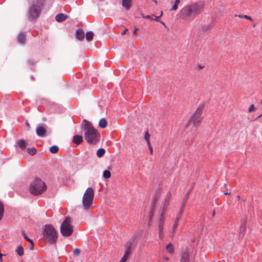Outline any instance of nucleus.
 I'll list each match as a JSON object with an SVG mask.
<instances>
[{"instance_id":"f257e3e1","label":"nucleus","mask_w":262,"mask_h":262,"mask_svg":"<svg viewBox=\"0 0 262 262\" xmlns=\"http://www.w3.org/2000/svg\"><path fill=\"white\" fill-rule=\"evenodd\" d=\"M204 4L202 2L194 3L184 7L181 10V16L184 20H192L203 11Z\"/></svg>"},{"instance_id":"f03ea898","label":"nucleus","mask_w":262,"mask_h":262,"mask_svg":"<svg viewBox=\"0 0 262 262\" xmlns=\"http://www.w3.org/2000/svg\"><path fill=\"white\" fill-rule=\"evenodd\" d=\"M84 136L86 141L89 144H96L100 139V135L98 132L94 128L92 124L88 121L83 120Z\"/></svg>"},{"instance_id":"7ed1b4c3","label":"nucleus","mask_w":262,"mask_h":262,"mask_svg":"<svg viewBox=\"0 0 262 262\" xmlns=\"http://www.w3.org/2000/svg\"><path fill=\"white\" fill-rule=\"evenodd\" d=\"M46 0H32L28 11V19L30 21H35L40 16L45 7Z\"/></svg>"},{"instance_id":"20e7f679","label":"nucleus","mask_w":262,"mask_h":262,"mask_svg":"<svg viewBox=\"0 0 262 262\" xmlns=\"http://www.w3.org/2000/svg\"><path fill=\"white\" fill-rule=\"evenodd\" d=\"M43 239L51 244L56 243L58 235L57 232L54 227L50 224L44 226L42 232Z\"/></svg>"},{"instance_id":"39448f33","label":"nucleus","mask_w":262,"mask_h":262,"mask_svg":"<svg viewBox=\"0 0 262 262\" xmlns=\"http://www.w3.org/2000/svg\"><path fill=\"white\" fill-rule=\"evenodd\" d=\"M46 190L47 186L45 183L38 178H36L31 182L29 188L30 193L34 196L41 194Z\"/></svg>"},{"instance_id":"423d86ee","label":"nucleus","mask_w":262,"mask_h":262,"mask_svg":"<svg viewBox=\"0 0 262 262\" xmlns=\"http://www.w3.org/2000/svg\"><path fill=\"white\" fill-rule=\"evenodd\" d=\"M205 103L202 102L199 105L196 110L191 117L190 120L186 124V127L188 126L190 123H192L193 126L195 127H197L199 125L203 118L202 116V115Z\"/></svg>"},{"instance_id":"0eeeda50","label":"nucleus","mask_w":262,"mask_h":262,"mask_svg":"<svg viewBox=\"0 0 262 262\" xmlns=\"http://www.w3.org/2000/svg\"><path fill=\"white\" fill-rule=\"evenodd\" d=\"M94 191L92 187H89L85 191L82 198V204L85 209H88L92 204Z\"/></svg>"},{"instance_id":"6e6552de","label":"nucleus","mask_w":262,"mask_h":262,"mask_svg":"<svg viewBox=\"0 0 262 262\" xmlns=\"http://www.w3.org/2000/svg\"><path fill=\"white\" fill-rule=\"evenodd\" d=\"M60 232L63 236L68 237L73 232V226L69 217H66L60 225Z\"/></svg>"},{"instance_id":"1a4fd4ad","label":"nucleus","mask_w":262,"mask_h":262,"mask_svg":"<svg viewBox=\"0 0 262 262\" xmlns=\"http://www.w3.org/2000/svg\"><path fill=\"white\" fill-rule=\"evenodd\" d=\"M140 233H136L125 245V250L132 252L133 250L136 247L137 242L136 240L139 236Z\"/></svg>"},{"instance_id":"9d476101","label":"nucleus","mask_w":262,"mask_h":262,"mask_svg":"<svg viewBox=\"0 0 262 262\" xmlns=\"http://www.w3.org/2000/svg\"><path fill=\"white\" fill-rule=\"evenodd\" d=\"M191 190H192V188L189 189L187 191V192H186L184 198H183V200L181 206V207H180V208L179 209V212L178 213V214H179L178 218L179 217L180 215H182V214H183V212L184 211V209H185V207L186 202H187V200L188 199V198L189 197V194H190V193L191 192Z\"/></svg>"},{"instance_id":"9b49d317","label":"nucleus","mask_w":262,"mask_h":262,"mask_svg":"<svg viewBox=\"0 0 262 262\" xmlns=\"http://www.w3.org/2000/svg\"><path fill=\"white\" fill-rule=\"evenodd\" d=\"M180 261V262H191L190 254L187 250H183L181 252Z\"/></svg>"},{"instance_id":"f8f14e48","label":"nucleus","mask_w":262,"mask_h":262,"mask_svg":"<svg viewBox=\"0 0 262 262\" xmlns=\"http://www.w3.org/2000/svg\"><path fill=\"white\" fill-rule=\"evenodd\" d=\"M75 37L77 40L82 41L84 38V33L83 30L81 28L78 29L76 31Z\"/></svg>"},{"instance_id":"ddd939ff","label":"nucleus","mask_w":262,"mask_h":262,"mask_svg":"<svg viewBox=\"0 0 262 262\" xmlns=\"http://www.w3.org/2000/svg\"><path fill=\"white\" fill-rule=\"evenodd\" d=\"M165 212H164V211H162L159 220L158 228L160 232H162L163 229V224L165 221Z\"/></svg>"},{"instance_id":"4468645a","label":"nucleus","mask_w":262,"mask_h":262,"mask_svg":"<svg viewBox=\"0 0 262 262\" xmlns=\"http://www.w3.org/2000/svg\"><path fill=\"white\" fill-rule=\"evenodd\" d=\"M171 194L170 192H168L167 195V196L165 200L162 211H164V212H165L167 207L169 204L170 200L171 199Z\"/></svg>"},{"instance_id":"2eb2a0df","label":"nucleus","mask_w":262,"mask_h":262,"mask_svg":"<svg viewBox=\"0 0 262 262\" xmlns=\"http://www.w3.org/2000/svg\"><path fill=\"white\" fill-rule=\"evenodd\" d=\"M36 132L38 136L43 137L46 135V129L44 127L39 126L36 128Z\"/></svg>"},{"instance_id":"dca6fc26","label":"nucleus","mask_w":262,"mask_h":262,"mask_svg":"<svg viewBox=\"0 0 262 262\" xmlns=\"http://www.w3.org/2000/svg\"><path fill=\"white\" fill-rule=\"evenodd\" d=\"M26 40V35L24 32H20L17 36V41L20 44H25Z\"/></svg>"},{"instance_id":"f3484780","label":"nucleus","mask_w":262,"mask_h":262,"mask_svg":"<svg viewBox=\"0 0 262 262\" xmlns=\"http://www.w3.org/2000/svg\"><path fill=\"white\" fill-rule=\"evenodd\" d=\"M122 5L126 10H129L132 6V0H122Z\"/></svg>"},{"instance_id":"a211bd4d","label":"nucleus","mask_w":262,"mask_h":262,"mask_svg":"<svg viewBox=\"0 0 262 262\" xmlns=\"http://www.w3.org/2000/svg\"><path fill=\"white\" fill-rule=\"evenodd\" d=\"M67 17L68 16L67 15L63 13H59L56 15L55 16V19L58 22H62L65 20Z\"/></svg>"},{"instance_id":"6ab92c4d","label":"nucleus","mask_w":262,"mask_h":262,"mask_svg":"<svg viewBox=\"0 0 262 262\" xmlns=\"http://www.w3.org/2000/svg\"><path fill=\"white\" fill-rule=\"evenodd\" d=\"M83 141V137L81 135H75L73 137V142L76 144H80Z\"/></svg>"},{"instance_id":"aec40b11","label":"nucleus","mask_w":262,"mask_h":262,"mask_svg":"<svg viewBox=\"0 0 262 262\" xmlns=\"http://www.w3.org/2000/svg\"><path fill=\"white\" fill-rule=\"evenodd\" d=\"M157 199H158L157 197L155 198L154 200L151 202V209H150V212H149L150 215V220L153 216L154 209H155V205H156V204L157 201Z\"/></svg>"},{"instance_id":"412c9836","label":"nucleus","mask_w":262,"mask_h":262,"mask_svg":"<svg viewBox=\"0 0 262 262\" xmlns=\"http://www.w3.org/2000/svg\"><path fill=\"white\" fill-rule=\"evenodd\" d=\"M17 144L21 149H25L27 145V142L24 139H21L17 141Z\"/></svg>"},{"instance_id":"4be33fe9","label":"nucleus","mask_w":262,"mask_h":262,"mask_svg":"<svg viewBox=\"0 0 262 262\" xmlns=\"http://www.w3.org/2000/svg\"><path fill=\"white\" fill-rule=\"evenodd\" d=\"M94 33L92 31H88L85 34V39L88 41H91L94 38Z\"/></svg>"},{"instance_id":"5701e85b","label":"nucleus","mask_w":262,"mask_h":262,"mask_svg":"<svg viewBox=\"0 0 262 262\" xmlns=\"http://www.w3.org/2000/svg\"><path fill=\"white\" fill-rule=\"evenodd\" d=\"M107 121L105 118H101L99 122V126L101 128H104L107 126Z\"/></svg>"},{"instance_id":"b1692460","label":"nucleus","mask_w":262,"mask_h":262,"mask_svg":"<svg viewBox=\"0 0 262 262\" xmlns=\"http://www.w3.org/2000/svg\"><path fill=\"white\" fill-rule=\"evenodd\" d=\"M178 216H179V214L177 213L176 221H174V222L173 224V226H172V230H173V232H175V230L178 226L179 221L181 219L182 215H180L179 218H178Z\"/></svg>"},{"instance_id":"393cba45","label":"nucleus","mask_w":262,"mask_h":262,"mask_svg":"<svg viewBox=\"0 0 262 262\" xmlns=\"http://www.w3.org/2000/svg\"><path fill=\"white\" fill-rule=\"evenodd\" d=\"M131 252L126 251H125V253L123 256L120 259V261L122 262H125L129 258V257L130 255Z\"/></svg>"},{"instance_id":"a878e982","label":"nucleus","mask_w":262,"mask_h":262,"mask_svg":"<svg viewBox=\"0 0 262 262\" xmlns=\"http://www.w3.org/2000/svg\"><path fill=\"white\" fill-rule=\"evenodd\" d=\"M16 252L19 256H23L24 254V249L22 246H18L16 249Z\"/></svg>"},{"instance_id":"bb28decb","label":"nucleus","mask_w":262,"mask_h":262,"mask_svg":"<svg viewBox=\"0 0 262 262\" xmlns=\"http://www.w3.org/2000/svg\"><path fill=\"white\" fill-rule=\"evenodd\" d=\"M105 152V150L104 148H100L97 150L96 155L98 158H101L104 156Z\"/></svg>"},{"instance_id":"cd10ccee","label":"nucleus","mask_w":262,"mask_h":262,"mask_svg":"<svg viewBox=\"0 0 262 262\" xmlns=\"http://www.w3.org/2000/svg\"><path fill=\"white\" fill-rule=\"evenodd\" d=\"M27 151L30 155L33 156L36 154L37 150L35 147H33L31 148H27Z\"/></svg>"},{"instance_id":"c85d7f7f","label":"nucleus","mask_w":262,"mask_h":262,"mask_svg":"<svg viewBox=\"0 0 262 262\" xmlns=\"http://www.w3.org/2000/svg\"><path fill=\"white\" fill-rule=\"evenodd\" d=\"M166 250L170 254L173 253H174V249H173L172 244L171 243L168 244L166 246Z\"/></svg>"},{"instance_id":"c756f323","label":"nucleus","mask_w":262,"mask_h":262,"mask_svg":"<svg viewBox=\"0 0 262 262\" xmlns=\"http://www.w3.org/2000/svg\"><path fill=\"white\" fill-rule=\"evenodd\" d=\"M213 25L212 24V23H210L207 25H204L202 27V30L203 31H207L212 29L213 28Z\"/></svg>"},{"instance_id":"7c9ffc66","label":"nucleus","mask_w":262,"mask_h":262,"mask_svg":"<svg viewBox=\"0 0 262 262\" xmlns=\"http://www.w3.org/2000/svg\"><path fill=\"white\" fill-rule=\"evenodd\" d=\"M4 213V206L3 203L0 201V221L2 219Z\"/></svg>"},{"instance_id":"2f4dec72","label":"nucleus","mask_w":262,"mask_h":262,"mask_svg":"<svg viewBox=\"0 0 262 262\" xmlns=\"http://www.w3.org/2000/svg\"><path fill=\"white\" fill-rule=\"evenodd\" d=\"M59 148L56 145H53L50 148V151L52 154H56L58 152Z\"/></svg>"},{"instance_id":"473e14b6","label":"nucleus","mask_w":262,"mask_h":262,"mask_svg":"<svg viewBox=\"0 0 262 262\" xmlns=\"http://www.w3.org/2000/svg\"><path fill=\"white\" fill-rule=\"evenodd\" d=\"M111 176V172L108 170H105L103 172V177L105 179H109Z\"/></svg>"},{"instance_id":"72a5a7b5","label":"nucleus","mask_w":262,"mask_h":262,"mask_svg":"<svg viewBox=\"0 0 262 262\" xmlns=\"http://www.w3.org/2000/svg\"><path fill=\"white\" fill-rule=\"evenodd\" d=\"M246 223H243L241 225V227H240V231H241V233H243V232H244L246 230Z\"/></svg>"},{"instance_id":"f704fd0d","label":"nucleus","mask_w":262,"mask_h":262,"mask_svg":"<svg viewBox=\"0 0 262 262\" xmlns=\"http://www.w3.org/2000/svg\"><path fill=\"white\" fill-rule=\"evenodd\" d=\"M149 138H150V135L149 134V133L147 132H146L145 134L144 139L146 140L147 143L150 142Z\"/></svg>"},{"instance_id":"c9c22d12","label":"nucleus","mask_w":262,"mask_h":262,"mask_svg":"<svg viewBox=\"0 0 262 262\" xmlns=\"http://www.w3.org/2000/svg\"><path fill=\"white\" fill-rule=\"evenodd\" d=\"M237 16L239 18H246V19H249L250 20H252V18L251 17V16L247 15H237Z\"/></svg>"},{"instance_id":"e433bc0d","label":"nucleus","mask_w":262,"mask_h":262,"mask_svg":"<svg viewBox=\"0 0 262 262\" xmlns=\"http://www.w3.org/2000/svg\"><path fill=\"white\" fill-rule=\"evenodd\" d=\"M80 252V250L79 249L76 248L74 250L73 254L75 256H78L79 255Z\"/></svg>"},{"instance_id":"4c0bfd02","label":"nucleus","mask_w":262,"mask_h":262,"mask_svg":"<svg viewBox=\"0 0 262 262\" xmlns=\"http://www.w3.org/2000/svg\"><path fill=\"white\" fill-rule=\"evenodd\" d=\"M141 16L143 18H146V19H149L150 20H153L154 18L151 17L150 15H144L143 14H141Z\"/></svg>"},{"instance_id":"58836bf2","label":"nucleus","mask_w":262,"mask_h":262,"mask_svg":"<svg viewBox=\"0 0 262 262\" xmlns=\"http://www.w3.org/2000/svg\"><path fill=\"white\" fill-rule=\"evenodd\" d=\"M162 15H163V12L161 11L160 16H156V17L155 18H154L153 20L156 21L157 22H159L160 21L159 19L161 17H162Z\"/></svg>"},{"instance_id":"ea45409f","label":"nucleus","mask_w":262,"mask_h":262,"mask_svg":"<svg viewBox=\"0 0 262 262\" xmlns=\"http://www.w3.org/2000/svg\"><path fill=\"white\" fill-rule=\"evenodd\" d=\"M30 242V247L29 248L30 250H34V244L32 239H31V241H29Z\"/></svg>"},{"instance_id":"a19ab883","label":"nucleus","mask_w":262,"mask_h":262,"mask_svg":"<svg viewBox=\"0 0 262 262\" xmlns=\"http://www.w3.org/2000/svg\"><path fill=\"white\" fill-rule=\"evenodd\" d=\"M23 236H24V238L26 239L27 241H31V239H30L26 234V233H25L24 231H23Z\"/></svg>"},{"instance_id":"79ce46f5","label":"nucleus","mask_w":262,"mask_h":262,"mask_svg":"<svg viewBox=\"0 0 262 262\" xmlns=\"http://www.w3.org/2000/svg\"><path fill=\"white\" fill-rule=\"evenodd\" d=\"M255 107L254 104H251L249 108V112H251L255 110Z\"/></svg>"},{"instance_id":"37998d69","label":"nucleus","mask_w":262,"mask_h":262,"mask_svg":"<svg viewBox=\"0 0 262 262\" xmlns=\"http://www.w3.org/2000/svg\"><path fill=\"white\" fill-rule=\"evenodd\" d=\"M81 86H79V90L82 89L83 88L85 87L86 85V83L85 81L81 82Z\"/></svg>"},{"instance_id":"c03bdc74","label":"nucleus","mask_w":262,"mask_h":262,"mask_svg":"<svg viewBox=\"0 0 262 262\" xmlns=\"http://www.w3.org/2000/svg\"><path fill=\"white\" fill-rule=\"evenodd\" d=\"M147 144L148 147V148H149V149L150 150V154H152L153 151H152V148L151 147L150 143V142L148 143H147Z\"/></svg>"},{"instance_id":"a18cd8bd","label":"nucleus","mask_w":262,"mask_h":262,"mask_svg":"<svg viewBox=\"0 0 262 262\" xmlns=\"http://www.w3.org/2000/svg\"><path fill=\"white\" fill-rule=\"evenodd\" d=\"M178 5H176V4H174L172 8L170 9V11H174L178 9Z\"/></svg>"},{"instance_id":"49530a36","label":"nucleus","mask_w":262,"mask_h":262,"mask_svg":"<svg viewBox=\"0 0 262 262\" xmlns=\"http://www.w3.org/2000/svg\"><path fill=\"white\" fill-rule=\"evenodd\" d=\"M27 62H28V64H29V66H33V64H34V62L33 60H32V59H29V60H28Z\"/></svg>"},{"instance_id":"de8ad7c7","label":"nucleus","mask_w":262,"mask_h":262,"mask_svg":"<svg viewBox=\"0 0 262 262\" xmlns=\"http://www.w3.org/2000/svg\"><path fill=\"white\" fill-rule=\"evenodd\" d=\"M139 29L137 28H135L133 30V34L136 35L137 33L138 32Z\"/></svg>"},{"instance_id":"09e8293b","label":"nucleus","mask_w":262,"mask_h":262,"mask_svg":"<svg viewBox=\"0 0 262 262\" xmlns=\"http://www.w3.org/2000/svg\"><path fill=\"white\" fill-rule=\"evenodd\" d=\"M159 237L160 238H162L163 231L161 232H160V231L159 230Z\"/></svg>"},{"instance_id":"8fccbe9b","label":"nucleus","mask_w":262,"mask_h":262,"mask_svg":"<svg viewBox=\"0 0 262 262\" xmlns=\"http://www.w3.org/2000/svg\"><path fill=\"white\" fill-rule=\"evenodd\" d=\"M180 0H176L174 4L178 5L180 3Z\"/></svg>"},{"instance_id":"3c124183","label":"nucleus","mask_w":262,"mask_h":262,"mask_svg":"<svg viewBox=\"0 0 262 262\" xmlns=\"http://www.w3.org/2000/svg\"><path fill=\"white\" fill-rule=\"evenodd\" d=\"M128 31L127 29H126L122 33V34H125L126 32Z\"/></svg>"},{"instance_id":"603ef678","label":"nucleus","mask_w":262,"mask_h":262,"mask_svg":"<svg viewBox=\"0 0 262 262\" xmlns=\"http://www.w3.org/2000/svg\"><path fill=\"white\" fill-rule=\"evenodd\" d=\"M215 210H214L213 211V212H212V216H214L215 215Z\"/></svg>"},{"instance_id":"864d4df0","label":"nucleus","mask_w":262,"mask_h":262,"mask_svg":"<svg viewBox=\"0 0 262 262\" xmlns=\"http://www.w3.org/2000/svg\"><path fill=\"white\" fill-rule=\"evenodd\" d=\"M159 22H160V23L162 24V25H163L164 26H166L165 23L163 21H160Z\"/></svg>"},{"instance_id":"5fc2aeb1","label":"nucleus","mask_w":262,"mask_h":262,"mask_svg":"<svg viewBox=\"0 0 262 262\" xmlns=\"http://www.w3.org/2000/svg\"><path fill=\"white\" fill-rule=\"evenodd\" d=\"M261 117H262V113L257 117V118H259Z\"/></svg>"},{"instance_id":"6e6d98bb","label":"nucleus","mask_w":262,"mask_h":262,"mask_svg":"<svg viewBox=\"0 0 262 262\" xmlns=\"http://www.w3.org/2000/svg\"><path fill=\"white\" fill-rule=\"evenodd\" d=\"M26 125H27V126H30V125H29V123H28V122H27L26 123Z\"/></svg>"},{"instance_id":"4d7b16f0","label":"nucleus","mask_w":262,"mask_h":262,"mask_svg":"<svg viewBox=\"0 0 262 262\" xmlns=\"http://www.w3.org/2000/svg\"><path fill=\"white\" fill-rule=\"evenodd\" d=\"M165 259L166 260H169V258H168V257H165Z\"/></svg>"},{"instance_id":"13d9d810","label":"nucleus","mask_w":262,"mask_h":262,"mask_svg":"<svg viewBox=\"0 0 262 262\" xmlns=\"http://www.w3.org/2000/svg\"><path fill=\"white\" fill-rule=\"evenodd\" d=\"M199 68L200 69H202V68H203V66H199Z\"/></svg>"},{"instance_id":"bf43d9fd","label":"nucleus","mask_w":262,"mask_h":262,"mask_svg":"<svg viewBox=\"0 0 262 262\" xmlns=\"http://www.w3.org/2000/svg\"><path fill=\"white\" fill-rule=\"evenodd\" d=\"M225 194H230V192H226Z\"/></svg>"},{"instance_id":"052dcab7","label":"nucleus","mask_w":262,"mask_h":262,"mask_svg":"<svg viewBox=\"0 0 262 262\" xmlns=\"http://www.w3.org/2000/svg\"><path fill=\"white\" fill-rule=\"evenodd\" d=\"M31 79H32V80H34V77H33V76H31Z\"/></svg>"},{"instance_id":"680f3d73","label":"nucleus","mask_w":262,"mask_h":262,"mask_svg":"<svg viewBox=\"0 0 262 262\" xmlns=\"http://www.w3.org/2000/svg\"><path fill=\"white\" fill-rule=\"evenodd\" d=\"M2 255L0 254V259H1V261L2 260Z\"/></svg>"},{"instance_id":"e2e57ef3","label":"nucleus","mask_w":262,"mask_h":262,"mask_svg":"<svg viewBox=\"0 0 262 262\" xmlns=\"http://www.w3.org/2000/svg\"><path fill=\"white\" fill-rule=\"evenodd\" d=\"M260 104H262V100H261V102H260Z\"/></svg>"},{"instance_id":"0e129e2a","label":"nucleus","mask_w":262,"mask_h":262,"mask_svg":"<svg viewBox=\"0 0 262 262\" xmlns=\"http://www.w3.org/2000/svg\"><path fill=\"white\" fill-rule=\"evenodd\" d=\"M119 262H122V261H120V260Z\"/></svg>"}]
</instances>
